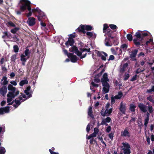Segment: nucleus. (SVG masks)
<instances>
[{
    "instance_id": "nucleus-4",
    "label": "nucleus",
    "mask_w": 154,
    "mask_h": 154,
    "mask_svg": "<svg viewBox=\"0 0 154 154\" xmlns=\"http://www.w3.org/2000/svg\"><path fill=\"white\" fill-rule=\"evenodd\" d=\"M109 80L107 77V75L106 73H104L103 76L101 81L102 83L103 88V94H105L109 91V86L107 82H109Z\"/></svg>"
},
{
    "instance_id": "nucleus-41",
    "label": "nucleus",
    "mask_w": 154,
    "mask_h": 154,
    "mask_svg": "<svg viewBox=\"0 0 154 154\" xmlns=\"http://www.w3.org/2000/svg\"><path fill=\"white\" fill-rule=\"evenodd\" d=\"M41 25L42 27L41 28L44 29L45 28L46 24L43 23V22H41Z\"/></svg>"
},
{
    "instance_id": "nucleus-11",
    "label": "nucleus",
    "mask_w": 154,
    "mask_h": 154,
    "mask_svg": "<svg viewBox=\"0 0 154 154\" xmlns=\"http://www.w3.org/2000/svg\"><path fill=\"white\" fill-rule=\"evenodd\" d=\"M112 108L110 109H106V110L103 109L101 112V114L103 116H109L112 112Z\"/></svg>"
},
{
    "instance_id": "nucleus-7",
    "label": "nucleus",
    "mask_w": 154,
    "mask_h": 154,
    "mask_svg": "<svg viewBox=\"0 0 154 154\" xmlns=\"http://www.w3.org/2000/svg\"><path fill=\"white\" fill-rule=\"evenodd\" d=\"M95 53L97 54V56L100 57L103 60L105 61L106 60V57L107 56V54L106 53L103 52H100L95 50Z\"/></svg>"
},
{
    "instance_id": "nucleus-28",
    "label": "nucleus",
    "mask_w": 154,
    "mask_h": 154,
    "mask_svg": "<svg viewBox=\"0 0 154 154\" xmlns=\"http://www.w3.org/2000/svg\"><path fill=\"white\" fill-rule=\"evenodd\" d=\"M128 64L127 63H125L123 65V67L120 69V71L121 72H124L126 69V68L127 67Z\"/></svg>"
},
{
    "instance_id": "nucleus-26",
    "label": "nucleus",
    "mask_w": 154,
    "mask_h": 154,
    "mask_svg": "<svg viewBox=\"0 0 154 154\" xmlns=\"http://www.w3.org/2000/svg\"><path fill=\"white\" fill-rule=\"evenodd\" d=\"M108 28V25L106 24H104L103 25V32H106V34L107 33V31H108V32L109 33V32H110L111 33H112V32L110 31H109V29H107V31H106V29H107Z\"/></svg>"
},
{
    "instance_id": "nucleus-17",
    "label": "nucleus",
    "mask_w": 154,
    "mask_h": 154,
    "mask_svg": "<svg viewBox=\"0 0 154 154\" xmlns=\"http://www.w3.org/2000/svg\"><path fill=\"white\" fill-rule=\"evenodd\" d=\"M29 58V57H26V56H24V54H22L21 56V60L22 62V64L23 65H25V62L26 60Z\"/></svg>"
},
{
    "instance_id": "nucleus-63",
    "label": "nucleus",
    "mask_w": 154,
    "mask_h": 154,
    "mask_svg": "<svg viewBox=\"0 0 154 154\" xmlns=\"http://www.w3.org/2000/svg\"><path fill=\"white\" fill-rule=\"evenodd\" d=\"M6 103V102L5 101H3L1 103V105L3 106Z\"/></svg>"
},
{
    "instance_id": "nucleus-55",
    "label": "nucleus",
    "mask_w": 154,
    "mask_h": 154,
    "mask_svg": "<svg viewBox=\"0 0 154 154\" xmlns=\"http://www.w3.org/2000/svg\"><path fill=\"white\" fill-rule=\"evenodd\" d=\"M137 75H135L131 79V81H133L136 80V79L137 78Z\"/></svg>"
},
{
    "instance_id": "nucleus-60",
    "label": "nucleus",
    "mask_w": 154,
    "mask_h": 154,
    "mask_svg": "<svg viewBox=\"0 0 154 154\" xmlns=\"http://www.w3.org/2000/svg\"><path fill=\"white\" fill-rule=\"evenodd\" d=\"M151 140L152 141H154V135L152 134L151 136Z\"/></svg>"
},
{
    "instance_id": "nucleus-10",
    "label": "nucleus",
    "mask_w": 154,
    "mask_h": 154,
    "mask_svg": "<svg viewBox=\"0 0 154 154\" xmlns=\"http://www.w3.org/2000/svg\"><path fill=\"white\" fill-rule=\"evenodd\" d=\"M70 37L69 38L68 40L65 43L66 46L68 47L69 46H72L74 43V41L72 38L75 37V35L72 34H70L69 35Z\"/></svg>"
},
{
    "instance_id": "nucleus-48",
    "label": "nucleus",
    "mask_w": 154,
    "mask_h": 154,
    "mask_svg": "<svg viewBox=\"0 0 154 154\" xmlns=\"http://www.w3.org/2000/svg\"><path fill=\"white\" fill-rule=\"evenodd\" d=\"M114 59V56L112 55H110L109 57V58L108 59V60L109 61L110 60H113Z\"/></svg>"
},
{
    "instance_id": "nucleus-39",
    "label": "nucleus",
    "mask_w": 154,
    "mask_h": 154,
    "mask_svg": "<svg viewBox=\"0 0 154 154\" xmlns=\"http://www.w3.org/2000/svg\"><path fill=\"white\" fill-rule=\"evenodd\" d=\"M98 139L103 144H104L105 146H106V144L104 142L102 137H98Z\"/></svg>"
},
{
    "instance_id": "nucleus-51",
    "label": "nucleus",
    "mask_w": 154,
    "mask_h": 154,
    "mask_svg": "<svg viewBox=\"0 0 154 154\" xmlns=\"http://www.w3.org/2000/svg\"><path fill=\"white\" fill-rule=\"evenodd\" d=\"M129 77V75L128 74H127L125 75V77L124 78L125 80L127 79Z\"/></svg>"
},
{
    "instance_id": "nucleus-52",
    "label": "nucleus",
    "mask_w": 154,
    "mask_h": 154,
    "mask_svg": "<svg viewBox=\"0 0 154 154\" xmlns=\"http://www.w3.org/2000/svg\"><path fill=\"white\" fill-rule=\"evenodd\" d=\"M10 83L13 85H14L16 86L17 85L16 82L15 81H12L10 82Z\"/></svg>"
},
{
    "instance_id": "nucleus-43",
    "label": "nucleus",
    "mask_w": 154,
    "mask_h": 154,
    "mask_svg": "<svg viewBox=\"0 0 154 154\" xmlns=\"http://www.w3.org/2000/svg\"><path fill=\"white\" fill-rule=\"evenodd\" d=\"M149 121V117H148V114L147 117L145 119V125L146 126L147 125V124Z\"/></svg>"
},
{
    "instance_id": "nucleus-64",
    "label": "nucleus",
    "mask_w": 154,
    "mask_h": 154,
    "mask_svg": "<svg viewBox=\"0 0 154 154\" xmlns=\"http://www.w3.org/2000/svg\"><path fill=\"white\" fill-rule=\"evenodd\" d=\"M152 91H152V89H150L147 90L146 91V92H147L149 93H150Z\"/></svg>"
},
{
    "instance_id": "nucleus-23",
    "label": "nucleus",
    "mask_w": 154,
    "mask_h": 154,
    "mask_svg": "<svg viewBox=\"0 0 154 154\" xmlns=\"http://www.w3.org/2000/svg\"><path fill=\"white\" fill-rule=\"evenodd\" d=\"M85 33H86V35H87V36H88V37L89 38H95L96 37L95 34L93 32H86Z\"/></svg>"
},
{
    "instance_id": "nucleus-24",
    "label": "nucleus",
    "mask_w": 154,
    "mask_h": 154,
    "mask_svg": "<svg viewBox=\"0 0 154 154\" xmlns=\"http://www.w3.org/2000/svg\"><path fill=\"white\" fill-rule=\"evenodd\" d=\"M111 120V119L109 117H107L106 119H103L101 123L102 125H105L106 123L109 122Z\"/></svg>"
},
{
    "instance_id": "nucleus-25",
    "label": "nucleus",
    "mask_w": 154,
    "mask_h": 154,
    "mask_svg": "<svg viewBox=\"0 0 154 154\" xmlns=\"http://www.w3.org/2000/svg\"><path fill=\"white\" fill-rule=\"evenodd\" d=\"M28 83V81L26 79H25L22 80L20 83V86H23L24 85L27 84Z\"/></svg>"
},
{
    "instance_id": "nucleus-20",
    "label": "nucleus",
    "mask_w": 154,
    "mask_h": 154,
    "mask_svg": "<svg viewBox=\"0 0 154 154\" xmlns=\"http://www.w3.org/2000/svg\"><path fill=\"white\" fill-rule=\"evenodd\" d=\"M138 106L141 111L143 112H145L146 111V106L140 103L139 104Z\"/></svg>"
},
{
    "instance_id": "nucleus-59",
    "label": "nucleus",
    "mask_w": 154,
    "mask_h": 154,
    "mask_svg": "<svg viewBox=\"0 0 154 154\" xmlns=\"http://www.w3.org/2000/svg\"><path fill=\"white\" fill-rule=\"evenodd\" d=\"M91 84L94 86H95L96 87H98V85L97 84H95L94 82H91Z\"/></svg>"
},
{
    "instance_id": "nucleus-27",
    "label": "nucleus",
    "mask_w": 154,
    "mask_h": 154,
    "mask_svg": "<svg viewBox=\"0 0 154 154\" xmlns=\"http://www.w3.org/2000/svg\"><path fill=\"white\" fill-rule=\"evenodd\" d=\"M138 51L137 50L135 49L130 54V56L131 57H135L137 54Z\"/></svg>"
},
{
    "instance_id": "nucleus-42",
    "label": "nucleus",
    "mask_w": 154,
    "mask_h": 154,
    "mask_svg": "<svg viewBox=\"0 0 154 154\" xmlns=\"http://www.w3.org/2000/svg\"><path fill=\"white\" fill-rule=\"evenodd\" d=\"M116 99L115 97H112L111 98V103L112 104H113L115 102V99Z\"/></svg>"
},
{
    "instance_id": "nucleus-34",
    "label": "nucleus",
    "mask_w": 154,
    "mask_h": 154,
    "mask_svg": "<svg viewBox=\"0 0 154 154\" xmlns=\"http://www.w3.org/2000/svg\"><path fill=\"white\" fill-rule=\"evenodd\" d=\"M127 37L128 40L129 41H131L132 40V37L131 34H127Z\"/></svg>"
},
{
    "instance_id": "nucleus-40",
    "label": "nucleus",
    "mask_w": 154,
    "mask_h": 154,
    "mask_svg": "<svg viewBox=\"0 0 154 154\" xmlns=\"http://www.w3.org/2000/svg\"><path fill=\"white\" fill-rule=\"evenodd\" d=\"M16 55H14L12 56L11 57V60L12 62H14L16 59Z\"/></svg>"
},
{
    "instance_id": "nucleus-38",
    "label": "nucleus",
    "mask_w": 154,
    "mask_h": 154,
    "mask_svg": "<svg viewBox=\"0 0 154 154\" xmlns=\"http://www.w3.org/2000/svg\"><path fill=\"white\" fill-rule=\"evenodd\" d=\"M150 43L152 45H153L154 44V43L153 42L152 39L151 38L149 41L146 42V45H148V44Z\"/></svg>"
},
{
    "instance_id": "nucleus-3",
    "label": "nucleus",
    "mask_w": 154,
    "mask_h": 154,
    "mask_svg": "<svg viewBox=\"0 0 154 154\" xmlns=\"http://www.w3.org/2000/svg\"><path fill=\"white\" fill-rule=\"evenodd\" d=\"M90 49H82L81 50L82 52H80L78 50L77 48L75 46H73L69 48V51L70 52H74L76 53L78 56L82 58L85 57L87 54V52H89Z\"/></svg>"
},
{
    "instance_id": "nucleus-33",
    "label": "nucleus",
    "mask_w": 154,
    "mask_h": 154,
    "mask_svg": "<svg viewBox=\"0 0 154 154\" xmlns=\"http://www.w3.org/2000/svg\"><path fill=\"white\" fill-rule=\"evenodd\" d=\"M136 106L133 104H131L130 106V109L131 111H134Z\"/></svg>"
},
{
    "instance_id": "nucleus-12",
    "label": "nucleus",
    "mask_w": 154,
    "mask_h": 154,
    "mask_svg": "<svg viewBox=\"0 0 154 154\" xmlns=\"http://www.w3.org/2000/svg\"><path fill=\"white\" fill-rule=\"evenodd\" d=\"M27 23L29 26H32L35 23V19L32 17H30L28 18Z\"/></svg>"
},
{
    "instance_id": "nucleus-57",
    "label": "nucleus",
    "mask_w": 154,
    "mask_h": 154,
    "mask_svg": "<svg viewBox=\"0 0 154 154\" xmlns=\"http://www.w3.org/2000/svg\"><path fill=\"white\" fill-rule=\"evenodd\" d=\"M94 133L97 134L98 132V129L97 128H95L94 129Z\"/></svg>"
},
{
    "instance_id": "nucleus-50",
    "label": "nucleus",
    "mask_w": 154,
    "mask_h": 154,
    "mask_svg": "<svg viewBox=\"0 0 154 154\" xmlns=\"http://www.w3.org/2000/svg\"><path fill=\"white\" fill-rule=\"evenodd\" d=\"M111 129V128L110 126H109L106 129V131L107 132H109Z\"/></svg>"
},
{
    "instance_id": "nucleus-45",
    "label": "nucleus",
    "mask_w": 154,
    "mask_h": 154,
    "mask_svg": "<svg viewBox=\"0 0 154 154\" xmlns=\"http://www.w3.org/2000/svg\"><path fill=\"white\" fill-rule=\"evenodd\" d=\"M14 49L15 52H17L18 51L19 49L17 45H14Z\"/></svg>"
},
{
    "instance_id": "nucleus-29",
    "label": "nucleus",
    "mask_w": 154,
    "mask_h": 154,
    "mask_svg": "<svg viewBox=\"0 0 154 154\" xmlns=\"http://www.w3.org/2000/svg\"><path fill=\"white\" fill-rule=\"evenodd\" d=\"M122 96L123 94L121 92H118V94L115 96V97L117 99H120Z\"/></svg>"
},
{
    "instance_id": "nucleus-16",
    "label": "nucleus",
    "mask_w": 154,
    "mask_h": 154,
    "mask_svg": "<svg viewBox=\"0 0 154 154\" xmlns=\"http://www.w3.org/2000/svg\"><path fill=\"white\" fill-rule=\"evenodd\" d=\"M121 135L122 136L126 137H130V134L128 130L125 129L121 133Z\"/></svg>"
},
{
    "instance_id": "nucleus-58",
    "label": "nucleus",
    "mask_w": 154,
    "mask_h": 154,
    "mask_svg": "<svg viewBox=\"0 0 154 154\" xmlns=\"http://www.w3.org/2000/svg\"><path fill=\"white\" fill-rule=\"evenodd\" d=\"M63 52H64L65 54L67 55V56H68V55L69 54V53H68V52L66 50H63Z\"/></svg>"
},
{
    "instance_id": "nucleus-8",
    "label": "nucleus",
    "mask_w": 154,
    "mask_h": 154,
    "mask_svg": "<svg viewBox=\"0 0 154 154\" xmlns=\"http://www.w3.org/2000/svg\"><path fill=\"white\" fill-rule=\"evenodd\" d=\"M106 38L105 40V44L106 46H110L112 45V43L110 42L109 39L107 38V37H110L112 38V37H111V33L109 32V33L108 31H107V33L105 34Z\"/></svg>"
},
{
    "instance_id": "nucleus-30",
    "label": "nucleus",
    "mask_w": 154,
    "mask_h": 154,
    "mask_svg": "<svg viewBox=\"0 0 154 154\" xmlns=\"http://www.w3.org/2000/svg\"><path fill=\"white\" fill-rule=\"evenodd\" d=\"M88 115L91 117H92V108L91 107H89L88 110Z\"/></svg>"
},
{
    "instance_id": "nucleus-15",
    "label": "nucleus",
    "mask_w": 154,
    "mask_h": 154,
    "mask_svg": "<svg viewBox=\"0 0 154 154\" xmlns=\"http://www.w3.org/2000/svg\"><path fill=\"white\" fill-rule=\"evenodd\" d=\"M7 92V89L6 86H3L0 88V94L4 95Z\"/></svg>"
},
{
    "instance_id": "nucleus-31",
    "label": "nucleus",
    "mask_w": 154,
    "mask_h": 154,
    "mask_svg": "<svg viewBox=\"0 0 154 154\" xmlns=\"http://www.w3.org/2000/svg\"><path fill=\"white\" fill-rule=\"evenodd\" d=\"M97 134L94 132L93 134H91L88 137V139H90L91 137H94L96 136Z\"/></svg>"
},
{
    "instance_id": "nucleus-6",
    "label": "nucleus",
    "mask_w": 154,
    "mask_h": 154,
    "mask_svg": "<svg viewBox=\"0 0 154 154\" xmlns=\"http://www.w3.org/2000/svg\"><path fill=\"white\" fill-rule=\"evenodd\" d=\"M122 148L125 154H130L131 153L130 146L128 143H123Z\"/></svg>"
},
{
    "instance_id": "nucleus-13",
    "label": "nucleus",
    "mask_w": 154,
    "mask_h": 154,
    "mask_svg": "<svg viewBox=\"0 0 154 154\" xmlns=\"http://www.w3.org/2000/svg\"><path fill=\"white\" fill-rule=\"evenodd\" d=\"M68 57H71V61L73 63L76 62L77 59L75 55H74L72 54L69 53L68 55Z\"/></svg>"
},
{
    "instance_id": "nucleus-44",
    "label": "nucleus",
    "mask_w": 154,
    "mask_h": 154,
    "mask_svg": "<svg viewBox=\"0 0 154 154\" xmlns=\"http://www.w3.org/2000/svg\"><path fill=\"white\" fill-rule=\"evenodd\" d=\"M110 28L112 29H115L116 28V26L114 24H110L109 25Z\"/></svg>"
},
{
    "instance_id": "nucleus-49",
    "label": "nucleus",
    "mask_w": 154,
    "mask_h": 154,
    "mask_svg": "<svg viewBox=\"0 0 154 154\" xmlns=\"http://www.w3.org/2000/svg\"><path fill=\"white\" fill-rule=\"evenodd\" d=\"M149 33L148 32H145L143 33L142 34V35L143 36H147L148 35V33Z\"/></svg>"
},
{
    "instance_id": "nucleus-9",
    "label": "nucleus",
    "mask_w": 154,
    "mask_h": 154,
    "mask_svg": "<svg viewBox=\"0 0 154 154\" xmlns=\"http://www.w3.org/2000/svg\"><path fill=\"white\" fill-rule=\"evenodd\" d=\"M135 36L137 37V38L134 39L133 40L134 43L137 45H140V42L139 41H137V39H141V40L143 38L141 36V34L139 32V31L137 32L135 34Z\"/></svg>"
},
{
    "instance_id": "nucleus-21",
    "label": "nucleus",
    "mask_w": 154,
    "mask_h": 154,
    "mask_svg": "<svg viewBox=\"0 0 154 154\" xmlns=\"http://www.w3.org/2000/svg\"><path fill=\"white\" fill-rule=\"evenodd\" d=\"M120 110L122 113H124L125 110V105L122 102H121L120 104Z\"/></svg>"
},
{
    "instance_id": "nucleus-2",
    "label": "nucleus",
    "mask_w": 154,
    "mask_h": 154,
    "mask_svg": "<svg viewBox=\"0 0 154 154\" xmlns=\"http://www.w3.org/2000/svg\"><path fill=\"white\" fill-rule=\"evenodd\" d=\"M8 88L9 90L13 92V93L10 92L7 95L8 104L10 105L13 103V106L15 107V108H16L20 104V102L22 100V99H20V100H18L16 99L15 100L14 102L12 101L13 98H14L15 97L14 93H15V88L13 87L11 85L9 84L8 85Z\"/></svg>"
},
{
    "instance_id": "nucleus-18",
    "label": "nucleus",
    "mask_w": 154,
    "mask_h": 154,
    "mask_svg": "<svg viewBox=\"0 0 154 154\" xmlns=\"http://www.w3.org/2000/svg\"><path fill=\"white\" fill-rule=\"evenodd\" d=\"M30 88H31L30 86H28L26 89L24 91V92L27 95L28 98H29L32 96L31 94L29 93V92Z\"/></svg>"
},
{
    "instance_id": "nucleus-62",
    "label": "nucleus",
    "mask_w": 154,
    "mask_h": 154,
    "mask_svg": "<svg viewBox=\"0 0 154 154\" xmlns=\"http://www.w3.org/2000/svg\"><path fill=\"white\" fill-rule=\"evenodd\" d=\"M4 59L3 58H2L1 59V60L0 61V63L1 64H3V63L4 61Z\"/></svg>"
},
{
    "instance_id": "nucleus-1",
    "label": "nucleus",
    "mask_w": 154,
    "mask_h": 154,
    "mask_svg": "<svg viewBox=\"0 0 154 154\" xmlns=\"http://www.w3.org/2000/svg\"><path fill=\"white\" fill-rule=\"evenodd\" d=\"M30 2L27 0H21L19 4V5L20 7V9L22 11H24L25 10L26 8H27L28 10L29 11V13L26 14V16L27 17L30 16L32 15V12H37L40 14L39 17L38 18V20L39 21H41V19H40V17H43L41 15L42 12L38 8L36 9H33L31 11V8L30 6Z\"/></svg>"
},
{
    "instance_id": "nucleus-36",
    "label": "nucleus",
    "mask_w": 154,
    "mask_h": 154,
    "mask_svg": "<svg viewBox=\"0 0 154 154\" xmlns=\"http://www.w3.org/2000/svg\"><path fill=\"white\" fill-rule=\"evenodd\" d=\"M29 50L26 49L24 52V56H26V57H29Z\"/></svg>"
},
{
    "instance_id": "nucleus-14",
    "label": "nucleus",
    "mask_w": 154,
    "mask_h": 154,
    "mask_svg": "<svg viewBox=\"0 0 154 154\" xmlns=\"http://www.w3.org/2000/svg\"><path fill=\"white\" fill-rule=\"evenodd\" d=\"M9 112V108L8 107L1 108L0 109V114L8 112Z\"/></svg>"
},
{
    "instance_id": "nucleus-22",
    "label": "nucleus",
    "mask_w": 154,
    "mask_h": 154,
    "mask_svg": "<svg viewBox=\"0 0 154 154\" xmlns=\"http://www.w3.org/2000/svg\"><path fill=\"white\" fill-rule=\"evenodd\" d=\"M7 79V77H6V76L3 77L1 80V84L4 85H7L8 82V81Z\"/></svg>"
},
{
    "instance_id": "nucleus-35",
    "label": "nucleus",
    "mask_w": 154,
    "mask_h": 154,
    "mask_svg": "<svg viewBox=\"0 0 154 154\" xmlns=\"http://www.w3.org/2000/svg\"><path fill=\"white\" fill-rule=\"evenodd\" d=\"M7 24L8 26H12L13 27L15 26V24L11 22H8Z\"/></svg>"
},
{
    "instance_id": "nucleus-54",
    "label": "nucleus",
    "mask_w": 154,
    "mask_h": 154,
    "mask_svg": "<svg viewBox=\"0 0 154 154\" xmlns=\"http://www.w3.org/2000/svg\"><path fill=\"white\" fill-rule=\"evenodd\" d=\"M111 51L113 54H115V55H116L117 54V53H116V52L115 51V50L114 49L111 48Z\"/></svg>"
},
{
    "instance_id": "nucleus-32",
    "label": "nucleus",
    "mask_w": 154,
    "mask_h": 154,
    "mask_svg": "<svg viewBox=\"0 0 154 154\" xmlns=\"http://www.w3.org/2000/svg\"><path fill=\"white\" fill-rule=\"evenodd\" d=\"M19 29V28L17 27H16L14 29L11 30V32L14 34Z\"/></svg>"
},
{
    "instance_id": "nucleus-46",
    "label": "nucleus",
    "mask_w": 154,
    "mask_h": 154,
    "mask_svg": "<svg viewBox=\"0 0 154 154\" xmlns=\"http://www.w3.org/2000/svg\"><path fill=\"white\" fill-rule=\"evenodd\" d=\"M148 110L150 113H151L153 111L152 107L151 106H148Z\"/></svg>"
},
{
    "instance_id": "nucleus-5",
    "label": "nucleus",
    "mask_w": 154,
    "mask_h": 154,
    "mask_svg": "<svg viewBox=\"0 0 154 154\" xmlns=\"http://www.w3.org/2000/svg\"><path fill=\"white\" fill-rule=\"evenodd\" d=\"M92 27L91 26L89 25H80L77 29V30L79 32H82L85 34L86 33L85 30H91L92 29Z\"/></svg>"
},
{
    "instance_id": "nucleus-61",
    "label": "nucleus",
    "mask_w": 154,
    "mask_h": 154,
    "mask_svg": "<svg viewBox=\"0 0 154 154\" xmlns=\"http://www.w3.org/2000/svg\"><path fill=\"white\" fill-rule=\"evenodd\" d=\"M154 127V125H151L150 126V130L151 131H152Z\"/></svg>"
},
{
    "instance_id": "nucleus-53",
    "label": "nucleus",
    "mask_w": 154,
    "mask_h": 154,
    "mask_svg": "<svg viewBox=\"0 0 154 154\" xmlns=\"http://www.w3.org/2000/svg\"><path fill=\"white\" fill-rule=\"evenodd\" d=\"M90 124H88L87 126V127L86 128V131L87 132H89L90 130Z\"/></svg>"
},
{
    "instance_id": "nucleus-56",
    "label": "nucleus",
    "mask_w": 154,
    "mask_h": 154,
    "mask_svg": "<svg viewBox=\"0 0 154 154\" xmlns=\"http://www.w3.org/2000/svg\"><path fill=\"white\" fill-rule=\"evenodd\" d=\"M49 151L50 152L51 154H59L58 153H57L54 152H52L51 149H49Z\"/></svg>"
},
{
    "instance_id": "nucleus-47",
    "label": "nucleus",
    "mask_w": 154,
    "mask_h": 154,
    "mask_svg": "<svg viewBox=\"0 0 154 154\" xmlns=\"http://www.w3.org/2000/svg\"><path fill=\"white\" fill-rule=\"evenodd\" d=\"M109 138L111 140L113 139V134L112 133H110L109 134Z\"/></svg>"
},
{
    "instance_id": "nucleus-19",
    "label": "nucleus",
    "mask_w": 154,
    "mask_h": 154,
    "mask_svg": "<svg viewBox=\"0 0 154 154\" xmlns=\"http://www.w3.org/2000/svg\"><path fill=\"white\" fill-rule=\"evenodd\" d=\"M127 48V45L126 44H123L121 45L120 48V54L122 53L123 51H125Z\"/></svg>"
},
{
    "instance_id": "nucleus-37",
    "label": "nucleus",
    "mask_w": 154,
    "mask_h": 154,
    "mask_svg": "<svg viewBox=\"0 0 154 154\" xmlns=\"http://www.w3.org/2000/svg\"><path fill=\"white\" fill-rule=\"evenodd\" d=\"M147 99L150 102H152L153 103H154V99L152 98V97L151 96H149L147 97Z\"/></svg>"
}]
</instances>
